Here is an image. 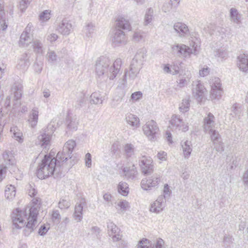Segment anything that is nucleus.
<instances>
[{
    "label": "nucleus",
    "instance_id": "nucleus-31",
    "mask_svg": "<svg viewBox=\"0 0 248 248\" xmlns=\"http://www.w3.org/2000/svg\"><path fill=\"white\" fill-rule=\"evenodd\" d=\"M115 204V208L120 214H124L130 208L129 203L126 200H121Z\"/></svg>",
    "mask_w": 248,
    "mask_h": 248
},
{
    "label": "nucleus",
    "instance_id": "nucleus-14",
    "mask_svg": "<svg viewBox=\"0 0 248 248\" xmlns=\"http://www.w3.org/2000/svg\"><path fill=\"white\" fill-rule=\"evenodd\" d=\"M237 66L244 73L248 72V53L239 54L237 57Z\"/></svg>",
    "mask_w": 248,
    "mask_h": 248
},
{
    "label": "nucleus",
    "instance_id": "nucleus-58",
    "mask_svg": "<svg viewBox=\"0 0 248 248\" xmlns=\"http://www.w3.org/2000/svg\"><path fill=\"white\" fill-rule=\"evenodd\" d=\"M142 93L141 92H136L133 93L131 95V98L133 100L136 101L140 100L142 97Z\"/></svg>",
    "mask_w": 248,
    "mask_h": 248
},
{
    "label": "nucleus",
    "instance_id": "nucleus-57",
    "mask_svg": "<svg viewBox=\"0 0 248 248\" xmlns=\"http://www.w3.org/2000/svg\"><path fill=\"white\" fill-rule=\"evenodd\" d=\"M91 232L93 234L95 235L97 238H99L100 236L101 230L97 226L92 227L91 229Z\"/></svg>",
    "mask_w": 248,
    "mask_h": 248
},
{
    "label": "nucleus",
    "instance_id": "nucleus-51",
    "mask_svg": "<svg viewBox=\"0 0 248 248\" xmlns=\"http://www.w3.org/2000/svg\"><path fill=\"white\" fill-rule=\"evenodd\" d=\"M171 193V191L170 189V187L168 184H165L164 186L163 195H161L164 198V200L166 201V199L170 198Z\"/></svg>",
    "mask_w": 248,
    "mask_h": 248
},
{
    "label": "nucleus",
    "instance_id": "nucleus-60",
    "mask_svg": "<svg viewBox=\"0 0 248 248\" xmlns=\"http://www.w3.org/2000/svg\"><path fill=\"white\" fill-rule=\"evenodd\" d=\"M210 73V69L206 66V67H203L202 69L199 71V74L201 77H205L209 75Z\"/></svg>",
    "mask_w": 248,
    "mask_h": 248
},
{
    "label": "nucleus",
    "instance_id": "nucleus-29",
    "mask_svg": "<svg viewBox=\"0 0 248 248\" xmlns=\"http://www.w3.org/2000/svg\"><path fill=\"white\" fill-rule=\"evenodd\" d=\"M122 170L125 177L128 179H133L137 174V171L134 165L131 166L124 167Z\"/></svg>",
    "mask_w": 248,
    "mask_h": 248
},
{
    "label": "nucleus",
    "instance_id": "nucleus-48",
    "mask_svg": "<svg viewBox=\"0 0 248 248\" xmlns=\"http://www.w3.org/2000/svg\"><path fill=\"white\" fill-rule=\"evenodd\" d=\"M2 156L4 161L6 162V164L9 165L13 164L12 160L13 156L10 151H5L3 152Z\"/></svg>",
    "mask_w": 248,
    "mask_h": 248
},
{
    "label": "nucleus",
    "instance_id": "nucleus-22",
    "mask_svg": "<svg viewBox=\"0 0 248 248\" xmlns=\"http://www.w3.org/2000/svg\"><path fill=\"white\" fill-rule=\"evenodd\" d=\"M175 31L181 37H184L189 34V29L187 26L184 23L178 22L173 25Z\"/></svg>",
    "mask_w": 248,
    "mask_h": 248
},
{
    "label": "nucleus",
    "instance_id": "nucleus-1",
    "mask_svg": "<svg viewBox=\"0 0 248 248\" xmlns=\"http://www.w3.org/2000/svg\"><path fill=\"white\" fill-rule=\"evenodd\" d=\"M76 144L74 140H69L64 145L62 151L58 153L56 158L45 155L38 165L36 175L40 179H45L52 175L58 174L60 167L72 156Z\"/></svg>",
    "mask_w": 248,
    "mask_h": 248
},
{
    "label": "nucleus",
    "instance_id": "nucleus-2",
    "mask_svg": "<svg viewBox=\"0 0 248 248\" xmlns=\"http://www.w3.org/2000/svg\"><path fill=\"white\" fill-rule=\"evenodd\" d=\"M33 205L28 211L27 209L23 210L16 209L12 214V221L14 226L17 229L22 227L25 236H29L38 225L37 218L40 208V201L39 199L34 198L32 200Z\"/></svg>",
    "mask_w": 248,
    "mask_h": 248
},
{
    "label": "nucleus",
    "instance_id": "nucleus-62",
    "mask_svg": "<svg viewBox=\"0 0 248 248\" xmlns=\"http://www.w3.org/2000/svg\"><path fill=\"white\" fill-rule=\"evenodd\" d=\"M157 157L161 161H165L167 159V153L164 151H160L157 155Z\"/></svg>",
    "mask_w": 248,
    "mask_h": 248
},
{
    "label": "nucleus",
    "instance_id": "nucleus-8",
    "mask_svg": "<svg viewBox=\"0 0 248 248\" xmlns=\"http://www.w3.org/2000/svg\"><path fill=\"white\" fill-rule=\"evenodd\" d=\"M192 94L200 103H202L205 99L207 92L204 85L200 80H196L192 83Z\"/></svg>",
    "mask_w": 248,
    "mask_h": 248
},
{
    "label": "nucleus",
    "instance_id": "nucleus-4",
    "mask_svg": "<svg viewBox=\"0 0 248 248\" xmlns=\"http://www.w3.org/2000/svg\"><path fill=\"white\" fill-rule=\"evenodd\" d=\"M107 224L108 234L111 238L112 242L114 243L119 242V245L121 244L123 248H124L126 243L122 240L123 235L120 229L110 220L108 221Z\"/></svg>",
    "mask_w": 248,
    "mask_h": 248
},
{
    "label": "nucleus",
    "instance_id": "nucleus-40",
    "mask_svg": "<svg viewBox=\"0 0 248 248\" xmlns=\"http://www.w3.org/2000/svg\"><path fill=\"white\" fill-rule=\"evenodd\" d=\"M51 16L52 14L51 10H44L40 14L39 20L41 23L47 22L51 18Z\"/></svg>",
    "mask_w": 248,
    "mask_h": 248
},
{
    "label": "nucleus",
    "instance_id": "nucleus-52",
    "mask_svg": "<svg viewBox=\"0 0 248 248\" xmlns=\"http://www.w3.org/2000/svg\"><path fill=\"white\" fill-rule=\"evenodd\" d=\"M59 207L61 209H68L70 206V203L69 201L65 199H61L58 203Z\"/></svg>",
    "mask_w": 248,
    "mask_h": 248
},
{
    "label": "nucleus",
    "instance_id": "nucleus-26",
    "mask_svg": "<svg viewBox=\"0 0 248 248\" xmlns=\"http://www.w3.org/2000/svg\"><path fill=\"white\" fill-rule=\"evenodd\" d=\"M3 3L2 0H0V30L2 31L5 30L8 27Z\"/></svg>",
    "mask_w": 248,
    "mask_h": 248
},
{
    "label": "nucleus",
    "instance_id": "nucleus-12",
    "mask_svg": "<svg viewBox=\"0 0 248 248\" xmlns=\"http://www.w3.org/2000/svg\"><path fill=\"white\" fill-rule=\"evenodd\" d=\"M141 171L144 174H151L154 171L153 160L149 156H143L140 161Z\"/></svg>",
    "mask_w": 248,
    "mask_h": 248
},
{
    "label": "nucleus",
    "instance_id": "nucleus-16",
    "mask_svg": "<svg viewBox=\"0 0 248 248\" xmlns=\"http://www.w3.org/2000/svg\"><path fill=\"white\" fill-rule=\"evenodd\" d=\"M146 52V49L144 48L139 49L131 62L133 65H136L142 67V65L145 61Z\"/></svg>",
    "mask_w": 248,
    "mask_h": 248
},
{
    "label": "nucleus",
    "instance_id": "nucleus-54",
    "mask_svg": "<svg viewBox=\"0 0 248 248\" xmlns=\"http://www.w3.org/2000/svg\"><path fill=\"white\" fill-rule=\"evenodd\" d=\"M52 219L55 223L58 224L60 223L61 220V215L58 210H55L53 212L52 215Z\"/></svg>",
    "mask_w": 248,
    "mask_h": 248
},
{
    "label": "nucleus",
    "instance_id": "nucleus-36",
    "mask_svg": "<svg viewBox=\"0 0 248 248\" xmlns=\"http://www.w3.org/2000/svg\"><path fill=\"white\" fill-rule=\"evenodd\" d=\"M16 187L14 186L10 185L6 186L5 189V197L7 199L9 200H13L16 196Z\"/></svg>",
    "mask_w": 248,
    "mask_h": 248
},
{
    "label": "nucleus",
    "instance_id": "nucleus-27",
    "mask_svg": "<svg viewBox=\"0 0 248 248\" xmlns=\"http://www.w3.org/2000/svg\"><path fill=\"white\" fill-rule=\"evenodd\" d=\"M30 64V63L28 55L26 53H24L21 55L18 60L16 67L18 69L24 71L28 68Z\"/></svg>",
    "mask_w": 248,
    "mask_h": 248
},
{
    "label": "nucleus",
    "instance_id": "nucleus-19",
    "mask_svg": "<svg viewBox=\"0 0 248 248\" xmlns=\"http://www.w3.org/2000/svg\"><path fill=\"white\" fill-rule=\"evenodd\" d=\"M86 205V201L84 198L79 200V203H77L75 206L74 217L77 222H80L82 219L83 208Z\"/></svg>",
    "mask_w": 248,
    "mask_h": 248
},
{
    "label": "nucleus",
    "instance_id": "nucleus-33",
    "mask_svg": "<svg viewBox=\"0 0 248 248\" xmlns=\"http://www.w3.org/2000/svg\"><path fill=\"white\" fill-rule=\"evenodd\" d=\"M34 52L36 53L43 54L44 52L42 42L38 39L33 40L31 44Z\"/></svg>",
    "mask_w": 248,
    "mask_h": 248
},
{
    "label": "nucleus",
    "instance_id": "nucleus-45",
    "mask_svg": "<svg viewBox=\"0 0 248 248\" xmlns=\"http://www.w3.org/2000/svg\"><path fill=\"white\" fill-rule=\"evenodd\" d=\"M146 36V33L141 31H135L133 39L135 42H139L143 41Z\"/></svg>",
    "mask_w": 248,
    "mask_h": 248
},
{
    "label": "nucleus",
    "instance_id": "nucleus-50",
    "mask_svg": "<svg viewBox=\"0 0 248 248\" xmlns=\"http://www.w3.org/2000/svg\"><path fill=\"white\" fill-rule=\"evenodd\" d=\"M210 135V139L211 141L220 139L221 138L220 135L217 131L214 129L208 130L207 132Z\"/></svg>",
    "mask_w": 248,
    "mask_h": 248
},
{
    "label": "nucleus",
    "instance_id": "nucleus-61",
    "mask_svg": "<svg viewBox=\"0 0 248 248\" xmlns=\"http://www.w3.org/2000/svg\"><path fill=\"white\" fill-rule=\"evenodd\" d=\"M29 4H30L29 3H27V2L22 0L19 3V8L22 12H23L28 7Z\"/></svg>",
    "mask_w": 248,
    "mask_h": 248
},
{
    "label": "nucleus",
    "instance_id": "nucleus-3",
    "mask_svg": "<svg viewBox=\"0 0 248 248\" xmlns=\"http://www.w3.org/2000/svg\"><path fill=\"white\" fill-rule=\"evenodd\" d=\"M122 64L120 58H117L112 62L109 58L102 56L96 61L95 73L98 77H106L112 80L120 72Z\"/></svg>",
    "mask_w": 248,
    "mask_h": 248
},
{
    "label": "nucleus",
    "instance_id": "nucleus-34",
    "mask_svg": "<svg viewBox=\"0 0 248 248\" xmlns=\"http://www.w3.org/2000/svg\"><path fill=\"white\" fill-rule=\"evenodd\" d=\"M154 10L152 8H149L146 10L143 19L144 26H147L152 22L154 19Z\"/></svg>",
    "mask_w": 248,
    "mask_h": 248
},
{
    "label": "nucleus",
    "instance_id": "nucleus-9",
    "mask_svg": "<svg viewBox=\"0 0 248 248\" xmlns=\"http://www.w3.org/2000/svg\"><path fill=\"white\" fill-rule=\"evenodd\" d=\"M142 128L144 134L149 140H156V135L159 131V128L155 121L151 120L147 122L143 126Z\"/></svg>",
    "mask_w": 248,
    "mask_h": 248
},
{
    "label": "nucleus",
    "instance_id": "nucleus-13",
    "mask_svg": "<svg viewBox=\"0 0 248 248\" xmlns=\"http://www.w3.org/2000/svg\"><path fill=\"white\" fill-rule=\"evenodd\" d=\"M73 28L72 21L68 18H64L59 23L57 30L63 35H68Z\"/></svg>",
    "mask_w": 248,
    "mask_h": 248
},
{
    "label": "nucleus",
    "instance_id": "nucleus-53",
    "mask_svg": "<svg viewBox=\"0 0 248 248\" xmlns=\"http://www.w3.org/2000/svg\"><path fill=\"white\" fill-rule=\"evenodd\" d=\"M164 243L162 239L158 238L155 243L153 244L150 243V247L151 248H163Z\"/></svg>",
    "mask_w": 248,
    "mask_h": 248
},
{
    "label": "nucleus",
    "instance_id": "nucleus-55",
    "mask_svg": "<svg viewBox=\"0 0 248 248\" xmlns=\"http://www.w3.org/2000/svg\"><path fill=\"white\" fill-rule=\"evenodd\" d=\"M173 8H174L173 6L169 1L164 3L162 7V10L165 13H167L170 12Z\"/></svg>",
    "mask_w": 248,
    "mask_h": 248
},
{
    "label": "nucleus",
    "instance_id": "nucleus-7",
    "mask_svg": "<svg viewBox=\"0 0 248 248\" xmlns=\"http://www.w3.org/2000/svg\"><path fill=\"white\" fill-rule=\"evenodd\" d=\"M209 84L211 87L210 97L211 100H219L223 93L220 79L217 77L212 78L209 81Z\"/></svg>",
    "mask_w": 248,
    "mask_h": 248
},
{
    "label": "nucleus",
    "instance_id": "nucleus-15",
    "mask_svg": "<svg viewBox=\"0 0 248 248\" xmlns=\"http://www.w3.org/2000/svg\"><path fill=\"white\" fill-rule=\"evenodd\" d=\"M170 123L173 128L186 132L188 130V126L187 124H185L182 119H180L176 115H173L170 121Z\"/></svg>",
    "mask_w": 248,
    "mask_h": 248
},
{
    "label": "nucleus",
    "instance_id": "nucleus-64",
    "mask_svg": "<svg viewBox=\"0 0 248 248\" xmlns=\"http://www.w3.org/2000/svg\"><path fill=\"white\" fill-rule=\"evenodd\" d=\"M242 179L244 185L248 187V170L244 173Z\"/></svg>",
    "mask_w": 248,
    "mask_h": 248
},
{
    "label": "nucleus",
    "instance_id": "nucleus-46",
    "mask_svg": "<svg viewBox=\"0 0 248 248\" xmlns=\"http://www.w3.org/2000/svg\"><path fill=\"white\" fill-rule=\"evenodd\" d=\"M214 145V149L217 152H222L224 151L223 143L221 138L212 141Z\"/></svg>",
    "mask_w": 248,
    "mask_h": 248
},
{
    "label": "nucleus",
    "instance_id": "nucleus-43",
    "mask_svg": "<svg viewBox=\"0 0 248 248\" xmlns=\"http://www.w3.org/2000/svg\"><path fill=\"white\" fill-rule=\"evenodd\" d=\"M90 102L94 104H102L103 100L99 93L95 92L91 95Z\"/></svg>",
    "mask_w": 248,
    "mask_h": 248
},
{
    "label": "nucleus",
    "instance_id": "nucleus-41",
    "mask_svg": "<svg viewBox=\"0 0 248 248\" xmlns=\"http://www.w3.org/2000/svg\"><path fill=\"white\" fill-rule=\"evenodd\" d=\"M190 107V100L189 98L184 99L180 104L179 109L181 112L185 113L188 111Z\"/></svg>",
    "mask_w": 248,
    "mask_h": 248
},
{
    "label": "nucleus",
    "instance_id": "nucleus-32",
    "mask_svg": "<svg viewBox=\"0 0 248 248\" xmlns=\"http://www.w3.org/2000/svg\"><path fill=\"white\" fill-rule=\"evenodd\" d=\"M191 145V141L188 140H186L184 142H181L184 156L186 158H188L191 154L192 150Z\"/></svg>",
    "mask_w": 248,
    "mask_h": 248
},
{
    "label": "nucleus",
    "instance_id": "nucleus-21",
    "mask_svg": "<svg viewBox=\"0 0 248 248\" xmlns=\"http://www.w3.org/2000/svg\"><path fill=\"white\" fill-rule=\"evenodd\" d=\"M215 125V117L214 115L209 112L203 119V128L206 132L208 130L213 129Z\"/></svg>",
    "mask_w": 248,
    "mask_h": 248
},
{
    "label": "nucleus",
    "instance_id": "nucleus-39",
    "mask_svg": "<svg viewBox=\"0 0 248 248\" xmlns=\"http://www.w3.org/2000/svg\"><path fill=\"white\" fill-rule=\"evenodd\" d=\"M67 128L70 130H76L78 128V122L76 118L68 116L66 120Z\"/></svg>",
    "mask_w": 248,
    "mask_h": 248
},
{
    "label": "nucleus",
    "instance_id": "nucleus-23",
    "mask_svg": "<svg viewBox=\"0 0 248 248\" xmlns=\"http://www.w3.org/2000/svg\"><path fill=\"white\" fill-rule=\"evenodd\" d=\"M11 91L16 100H19L21 98L23 93V85L21 80H18L14 83Z\"/></svg>",
    "mask_w": 248,
    "mask_h": 248
},
{
    "label": "nucleus",
    "instance_id": "nucleus-5",
    "mask_svg": "<svg viewBox=\"0 0 248 248\" xmlns=\"http://www.w3.org/2000/svg\"><path fill=\"white\" fill-rule=\"evenodd\" d=\"M172 52L178 56L186 57L189 56L191 54L197 55L199 52V46L195 44L190 48L184 44H176L171 47Z\"/></svg>",
    "mask_w": 248,
    "mask_h": 248
},
{
    "label": "nucleus",
    "instance_id": "nucleus-11",
    "mask_svg": "<svg viewBox=\"0 0 248 248\" xmlns=\"http://www.w3.org/2000/svg\"><path fill=\"white\" fill-rule=\"evenodd\" d=\"M161 176L157 173L151 177L143 179L141 182V186L145 190L151 189L152 188L157 187L161 181Z\"/></svg>",
    "mask_w": 248,
    "mask_h": 248
},
{
    "label": "nucleus",
    "instance_id": "nucleus-25",
    "mask_svg": "<svg viewBox=\"0 0 248 248\" xmlns=\"http://www.w3.org/2000/svg\"><path fill=\"white\" fill-rule=\"evenodd\" d=\"M230 17L231 21L237 25L242 23V15L234 8L230 10Z\"/></svg>",
    "mask_w": 248,
    "mask_h": 248
},
{
    "label": "nucleus",
    "instance_id": "nucleus-30",
    "mask_svg": "<svg viewBox=\"0 0 248 248\" xmlns=\"http://www.w3.org/2000/svg\"><path fill=\"white\" fill-rule=\"evenodd\" d=\"M32 34L22 33L19 41L20 46L27 47L32 41Z\"/></svg>",
    "mask_w": 248,
    "mask_h": 248
},
{
    "label": "nucleus",
    "instance_id": "nucleus-49",
    "mask_svg": "<svg viewBox=\"0 0 248 248\" xmlns=\"http://www.w3.org/2000/svg\"><path fill=\"white\" fill-rule=\"evenodd\" d=\"M46 58L48 62L53 63L56 61L57 56L54 51L49 50L46 54Z\"/></svg>",
    "mask_w": 248,
    "mask_h": 248
},
{
    "label": "nucleus",
    "instance_id": "nucleus-24",
    "mask_svg": "<svg viewBox=\"0 0 248 248\" xmlns=\"http://www.w3.org/2000/svg\"><path fill=\"white\" fill-rule=\"evenodd\" d=\"M118 29L125 31H129L131 29V25L129 21L124 17H119L116 22L115 29Z\"/></svg>",
    "mask_w": 248,
    "mask_h": 248
},
{
    "label": "nucleus",
    "instance_id": "nucleus-38",
    "mask_svg": "<svg viewBox=\"0 0 248 248\" xmlns=\"http://www.w3.org/2000/svg\"><path fill=\"white\" fill-rule=\"evenodd\" d=\"M95 30V26L92 22H89L86 24L84 28V32L87 37H92V35Z\"/></svg>",
    "mask_w": 248,
    "mask_h": 248
},
{
    "label": "nucleus",
    "instance_id": "nucleus-63",
    "mask_svg": "<svg viewBox=\"0 0 248 248\" xmlns=\"http://www.w3.org/2000/svg\"><path fill=\"white\" fill-rule=\"evenodd\" d=\"M49 229V228H46L45 225H42L39 231H38V233L40 235H44L48 231Z\"/></svg>",
    "mask_w": 248,
    "mask_h": 248
},
{
    "label": "nucleus",
    "instance_id": "nucleus-17",
    "mask_svg": "<svg viewBox=\"0 0 248 248\" xmlns=\"http://www.w3.org/2000/svg\"><path fill=\"white\" fill-rule=\"evenodd\" d=\"M141 68V67L136 65H133V63H131L129 69L128 70H126L124 72V78L123 79L124 83L126 82V77L127 76L130 79H135L137 77Z\"/></svg>",
    "mask_w": 248,
    "mask_h": 248
},
{
    "label": "nucleus",
    "instance_id": "nucleus-37",
    "mask_svg": "<svg viewBox=\"0 0 248 248\" xmlns=\"http://www.w3.org/2000/svg\"><path fill=\"white\" fill-rule=\"evenodd\" d=\"M191 78V74L190 72L187 71L184 76H182L179 80L178 83L180 87H183L187 85L190 82Z\"/></svg>",
    "mask_w": 248,
    "mask_h": 248
},
{
    "label": "nucleus",
    "instance_id": "nucleus-18",
    "mask_svg": "<svg viewBox=\"0 0 248 248\" xmlns=\"http://www.w3.org/2000/svg\"><path fill=\"white\" fill-rule=\"evenodd\" d=\"M166 201L164 200L162 196H159L157 200L153 202L151 205L150 210L152 212L159 213L162 211L165 206Z\"/></svg>",
    "mask_w": 248,
    "mask_h": 248
},
{
    "label": "nucleus",
    "instance_id": "nucleus-10",
    "mask_svg": "<svg viewBox=\"0 0 248 248\" xmlns=\"http://www.w3.org/2000/svg\"><path fill=\"white\" fill-rule=\"evenodd\" d=\"M111 41L114 47L125 45L127 43L125 31L118 29H114L111 35Z\"/></svg>",
    "mask_w": 248,
    "mask_h": 248
},
{
    "label": "nucleus",
    "instance_id": "nucleus-56",
    "mask_svg": "<svg viewBox=\"0 0 248 248\" xmlns=\"http://www.w3.org/2000/svg\"><path fill=\"white\" fill-rule=\"evenodd\" d=\"M215 56L222 59L225 58L227 56V52L222 49H218L216 52Z\"/></svg>",
    "mask_w": 248,
    "mask_h": 248
},
{
    "label": "nucleus",
    "instance_id": "nucleus-20",
    "mask_svg": "<svg viewBox=\"0 0 248 248\" xmlns=\"http://www.w3.org/2000/svg\"><path fill=\"white\" fill-rule=\"evenodd\" d=\"M125 120L133 129L138 128L140 125V119L138 116L132 113H127L125 115Z\"/></svg>",
    "mask_w": 248,
    "mask_h": 248
},
{
    "label": "nucleus",
    "instance_id": "nucleus-47",
    "mask_svg": "<svg viewBox=\"0 0 248 248\" xmlns=\"http://www.w3.org/2000/svg\"><path fill=\"white\" fill-rule=\"evenodd\" d=\"M231 115L233 117H239L241 113V110L239 107V104H234L231 108Z\"/></svg>",
    "mask_w": 248,
    "mask_h": 248
},
{
    "label": "nucleus",
    "instance_id": "nucleus-44",
    "mask_svg": "<svg viewBox=\"0 0 248 248\" xmlns=\"http://www.w3.org/2000/svg\"><path fill=\"white\" fill-rule=\"evenodd\" d=\"M124 151L126 156L130 157L135 153L134 146L131 143H126L124 146Z\"/></svg>",
    "mask_w": 248,
    "mask_h": 248
},
{
    "label": "nucleus",
    "instance_id": "nucleus-28",
    "mask_svg": "<svg viewBox=\"0 0 248 248\" xmlns=\"http://www.w3.org/2000/svg\"><path fill=\"white\" fill-rule=\"evenodd\" d=\"M39 111L37 108H33L30 113L28 122L30 126L34 128L37 125L38 120Z\"/></svg>",
    "mask_w": 248,
    "mask_h": 248
},
{
    "label": "nucleus",
    "instance_id": "nucleus-6",
    "mask_svg": "<svg viewBox=\"0 0 248 248\" xmlns=\"http://www.w3.org/2000/svg\"><path fill=\"white\" fill-rule=\"evenodd\" d=\"M55 130L53 124H50L47 127L40 132V135L38 137L39 144L44 149H48L50 145L51 136Z\"/></svg>",
    "mask_w": 248,
    "mask_h": 248
},
{
    "label": "nucleus",
    "instance_id": "nucleus-59",
    "mask_svg": "<svg viewBox=\"0 0 248 248\" xmlns=\"http://www.w3.org/2000/svg\"><path fill=\"white\" fill-rule=\"evenodd\" d=\"M85 165L88 168H90L92 166V156L91 155L88 153L86 154L85 157Z\"/></svg>",
    "mask_w": 248,
    "mask_h": 248
},
{
    "label": "nucleus",
    "instance_id": "nucleus-35",
    "mask_svg": "<svg viewBox=\"0 0 248 248\" xmlns=\"http://www.w3.org/2000/svg\"><path fill=\"white\" fill-rule=\"evenodd\" d=\"M10 132L13 134V137L20 143L23 142V134L17 126L12 127Z\"/></svg>",
    "mask_w": 248,
    "mask_h": 248
},
{
    "label": "nucleus",
    "instance_id": "nucleus-42",
    "mask_svg": "<svg viewBox=\"0 0 248 248\" xmlns=\"http://www.w3.org/2000/svg\"><path fill=\"white\" fill-rule=\"evenodd\" d=\"M128 185L125 182H121L118 186V190L119 193L123 196H126L129 192Z\"/></svg>",
    "mask_w": 248,
    "mask_h": 248
}]
</instances>
